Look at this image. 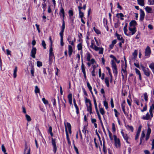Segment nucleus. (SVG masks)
I'll list each match as a JSON object with an SVG mask.
<instances>
[{"instance_id":"9d476101","label":"nucleus","mask_w":154,"mask_h":154,"mask_svg":"<svg viewBox=\"0 0 154 154\" xmlns=\"http://www.w3.org/2000/svg\"><path fill=\"white\" fill-rule=\"evenodd\" d=\"M140 17L139 20L140 21H143L144 19L145 14L144 11L142 9H140Z\"/></svg>"},{"instance_id":"de8ad7c7","label":"nucleus","mask_w":154,"mask_h":154,"mask_svg":"<svg viewBox=\"0 0 154 154\" xmlns=\"http://www.w3.org/2000/svg\"><path fill=\"white\" fill-rule=\"evenodd\" d=\"M35 92L36 94L40 93L39 89L37 86H35Z\"/></svg>"},{"instance_id":"a19ab883","label":"nucleus","mask_w":154,"mask_h":154,"mask_svg":"<svg viewBox=\"0 0 154 154\" xmlns=\"http://www.w3.org/2000/svg\"><path fill=\"white\" fill-rule=\"evenodd\" d=\"M25 117L28 122H29L31 120V119L30 117L27 114L25 115Z\"/></svg>"},{"instance_id":"7c9ffc66","label":"nucleus","mask_w":154,"mask_h":154,"mask_svg":"<svg viewBox=\"0 0 154 154\" xmlns=\"http://www.w3.org/2000/svg\"><path fill=\"white\" fill-rule=\"evenodd\" d=\"M137 50H135L134 52L132 54V55L133 56V59H135L137 58Z\"/></svg>"},{"instance_id":"dca6fc26","label":"nucleus","mask_w":154,"mask_h":154,"mask_svg":"<svg viewBox=\"0 0 154 154\" xmlns=\"http://www.w3.org/2000/svg\"><path fill=\"white\" fill-rule=\"evenodd\" d=\"M64 32L60 31L59 35L60 37V45L62 46L64 45V43L63 42V34Z\"/></svg>"},{"instance_id":"b1692460","label":"nucleus","mask_w":154,"mask_h":154,"mask_svg":"<svg viewBox=\"0 0 154 154\" xmlns=\"http://www.w3.org/2000/svg\"><path fill=\"white\" fill-rule=\"evenodd\" d=\"M65 132L66 135V138L67 140L68 143L69 144H70L71 143V142L70 141V139L69 137V136L68 133L67 128L66 126H65Z\"/></svg>"},{"instance_id":"0e129e2a","label":"nucleus","mask_w":154,"mask_h":154,"mask_svg":"<svg viewBox=\"0 0 154 154\" xmlns=\"http://www.w3.org/2000/svg\"><path fill=\"white\" fill-rule=\"evenodd\" d=\"M42 45L44 49H46V44H45V42L44 41V40H43L42 41Z\"/></svg>"},{"instance_id":"c756f323","label":"nucleus","mask_w":154,"mask_h":154,"mask_svg":"<svg viewBox=\"0 0 154 154\" xmlns=\"http://www.w3.org/2000/svg\"><path fill=\"white\" fill-rule=\"evenodd\" d=\"M69 103L70 104H72V95L71 94H69L68 96Z\"/></svg>"},{"instance_id":"3c124183","label":"nucleus","mask_w":154,"mask_h":154,"mask_svg":"<svg viewBox=\"0 0 154 154\" xmlns=\"http://www.w3.org/2000/svg\"><path fill=\"white\" fill-rule=\"evenodd\" d=\"M52 128L51 126H50L49 127V129L48 130V132H49L51 136H52L53 135V134L52 133Z\"/></svg>"},{"instance_id":"f8f14e48","label":"nucleus","mask_w":154,"mask_h":154,"mask_svg":"<svg viewBox=\"0 0 154 154\" xmlns=\"http://www.w3.org/2000/svg\"><path fill=\"white\" fill-rule=\"evenodd\" d=\"M151 128L149 127H148L146 135V140L147 141L149 139L150 137V135L151 133Z\"/></svg>"},{"instance_id":"09e8293b","label":"nucleus","mask_w":154,"mask_h":154,"mask_svg":"<svg viewBox=\"0 0 154 154\" xmlns=\"http://www.w3.org/2000/svg\"><path fill=\"white\" fill-rule=\"evenodd\" d=\"M32 76L34 77V69L33 67H32L30 70Z\"/></svg>"},{"instance_id":"1a4fd4ad","label":"nucleus","mask_w":154,"mask_h":154,"mask_svg":"<svg viewBox=\"0 0 154 154\" xmlns=\"http://www.w3.org/2000/svg\"><path fill=\"white\" fill-rule=\"evenodd\" d=\"M81 70L83 74L84 77L85 79H86V76L85 70V66L83 64V60H82V61Z\"/></svg>"},{"instance_id":"72a5a7b5","label":"nucleus","mask_w":154,"mask_h":154,"mask_svg":"<svg viewBox=\"0 0 154 154\" xmlns=\"http://www.w3.org/2000/svg\"><path fill=\"white\" fill-rule=\"evenodd\" d=\"M42 9L43 10V11H45L46 9L47 4L45 2H43L42 3Z\"/></svg>"},{"instance_id":"37998d69","label":"nucleus","mask_w":154,"mask_h":154,"mask_svg":"<svg viewBox=\"0 0 154 154\" xmlns=\"http://www.w3.org/2000/svg\"><path fill=\"white\" fill-rule=\"evenodd\" d=\"M77 48L78 50H82V44L81 43H80L78 44Z\"/></svg>"},{"instance_id":"4c0bfd02","label":"nucleus","mask_w":154,"mask_h":154,"mask_svg":"<svg viewBox=\"0 0 154 154\" xmlns=\"http://www.w3.org/2000/svg\"><path fill=\"white\" fill-rule=\"evenodd\" d=\"M51 101L53 102V106L54 107L56 106V100L54 98H52L51 100Z\"/></svg>"},{"instance_id":"4be33fe9","label":"nucleus","mask_w":154,"mask_h":154,"mask_svg":"<svg viewBox=\"0 0 154 154\" xmlns=\"http://www.w3.org/2000/svg\"><path fill=\"white\" fill-rule=\"evenodd\" d=\"M137 24V23L135 20L131 21L129 23V26L131 27H136Z\"/></svg>"},{"instance_id":"5701e85b","label":"nucleus","mask_w":154,"mask_h":154,"mask_svg":"<svg viewBox=\"0 0 154 154\" xmlns=\"http://www.w3.org/2000/svg\"><path fill=\"white\" fill-rule=\"evenodd\" d=\"M59 15L61 17H65V12L64 9L62 7H61L60 8Z\"/></svg>"},{"instance_id":"49530a36","label":"nucleus","mask_w":154,"mask_h":154,"mask_svg":"<svg viewBox=\"0 0 154 154\" xmlns=\"http://www.w3.org/2000/svg\"><path fill=\"white\" fill-rule=\"evenodd\" d=\"M144 97L145 100L146 102L148 101V95L147 93L145 92L144 94Z\"/></svg>"},{"instance_id":"bb28decb","label":"nucleus","mask_w":154,"mask_h":154,"mask_svg":"<svg viewBox=\"0 0 154 154\" xmlns=\"http://www.w3.org/2000/svg\"><path fill=\"white\" fill-rule=\"evenodd\" d=\"M86 106H87V110L88 111L90 114H91L92 113V105L91 104H89V106L87 104H86Z\"/></svg>"},{"instance_id":"c03bdc74","label":"nucleus","mask_w":154,"mask_h":154,"mask_svg":"<svg viewBox=\"0 0 154 154\" xmlns=\"http://www.w3.org/2000/svg\"><path fill=\"white\" fill-rule=\"evenodd\" d=\"M42 100L45 105H47L48 104V100H46L45 98H42Z\"/></svg>"},{"instance_id":"7ed1b4c3","label":"nucleus","mask_w":154,"mask_h":154,"mask_svg":"<svg viewBox=\"0 0 154 154\" xmlns=\"http://www.w3.org/2000/svg\"><path fill=\"white\" fill-rule=\"evenodd\" d=\"M111 64L113 73L114 74V76L116 77L118 73L116 64L113 60H111Z\"/></svg>"},{"instance_id":"f704fd0d","label":"nucleus","mask_w":154,"mask_h":154,"mask_svg":"<svg viewBox=\"0 0 154 154\" xmlns=\"http://www.w3.org/2000/svg\"><path fill=\"white\" fill-rule=\"evenodd\" d=\"M138 3L139 5L143 6L144 5V1L143 0H138Z\"/></svg>"},{"instance_id":"e2e57ef3","label":"nucleus","mask_w":154,"mask_h":154,"mask_svg":"<svg viewBox=\"0 0 154 154\" xmlns=\"http://www.w3.org/2000/svg\"><path fill=\"white\" fill-rule=\"evenodd\" d=\"M99 54H102L103 53V48H100L99 50Z\"/></svg>"},{"instance_id":"cd10ccee","label":"nucleus","mask_w":154,"mask_h":154,"mask_svg":"<svg viewBox=\"0 0 154 154\" xmlns=\"http://www.w3.org/2000/svg\"><path fill=\"white\" fill-rule=\"evenodd\" d=\"M67 127L68 128L69 132V133L71 134H72L71 131V126L70 123L69 122H67L66 123Z\"/></svg>"},{"instance_id":"39448f33","label":"nucleus","mask_w":154,"mask_h":154,"mask_svg":"<svg viewBox=\"0 0 154 154\" xmlns=\"http://www.w3.org/2000/svg\"><path fill=\"white\" fill-rule=\"evenodd\" d=\"M151 53V50L150 47L147 46L145 49V56L146 58H148L150 56Z\"/></svg>"},{"instance_id":"0eeeda50","label":"nucleus","mask_w":154,"mask_h":154,"mask_svg":"<svg viewBox=\"0 0 154 154\" xmlns=\"http://www.w3.org/2000/svg\"><path fill=\"white\" fill-rule=\"evenodd\" d=\"M121 133L126 142L128 144H130V142L128 141L129 137L127 134L125 133L122 130L121 131Z\"/></svg>"},{"instance_id":"c85d7f7f","label":"nucleus","mask_w":154,"mask_h":154,"mask_svg":"<svg viewBox=\"0 0 154 154\" xmlns=\"http://www.w3.org/2000/svg\"><path fill=\"white\" fill-rule=\"evenodd\" d=\"M122 110H123V112H124V113L125 115L126 116L127 118L128 119H129L130 120H131V117H132V116H131V114H130V117H128V114L126 112H125V108H122Z\"/></svg>"},{"instance_id":"4d7b16f0","label":"nucleus","mask_w":154,"mask_h":154,"mask_svg":"<svg viewBox=\"0 0 154 154\" xmlns=\"http://www.w3.org/2000/svg\"><path fill=\"white\" fill-rule=\"evenodd\" d=\"M114 111L115 112V115L116 117L118 119V115H119V113L117 111L116 109H114Z\"/></svg>"},{"instance_id":"774afa93","label":"nucleus","mask_w":154,"mask_h":154,"mask_svg":"<svg viewBox=\"0 0 154 154\" xmlns=\"http://www.w3.org/2000/svg\"><path fill=\"white\" fill-rule=\"evenodd\" d=\"M135 70L137 74L138 75H141L140 71L137 68H135Z\"/></svg>"},{"instance_id":"79ce46f5","label":"nucleus","mask_w":154,"mask_h":154,"mask_svg":"<svg viewBox=\"0 0 154 154\" xmlns=\"http://www.w3.org/2000/svg\"><path fill=\"white\" fill-rule=\"evenodd\" d=\"M148 4L149 5H154V0H148Z\"/></svg>"},{"instance_id":"6e6552de","label":"nucleus","mask_w":154,"mask_h":154,"mask_svg":"<svg viewBox=\"0 0 154 154\" xmlns=\"http://www.w3.org/2000/svg\"><path fill=\"white\" fill-rule=\"evenodd\" d=\"M128 30L130 32H129V36L134 35L137 31L136 27H129Z\"/></svg>"},{"instance_id":"ea45409f","label":"nucleus","mask_w":154,"mask_h":154,"mask_svg":"<svg viewBox=\"0 0 154 154\" xmlns=\"http://www.w3.org/2000/svg\"><path fill=\"white\" fill-rule=\"evenodd\" d=\"M99 107L100 108V113L102 115H103L105 113L104 109L102 107H100V105H99Z\"/></svg>"},{"instance_id":"680f3d73","label":"nucleus","mask_w":154,"mask_h":154,"mask_svg":"<svg viewBox=\"0 0 154 154\" xmlns=\"http://www.w3.org/2000/svg\"><path fill=\"white\" fill-rule=\"evenodd\" d=\"M124 32L125 34L127 36H129V32L127 33L128 30L127 28H123Z\"/></svg>"},{"instance_id":"ddd939ff","label":"nucleus","mask_w":154,"mask_h":154,"mask_svg":"<svg viewBox=\"0 0 154 154\" xmlns=\"http://www.w3.org/2000/svg\"><path fill=\"white\" fill-rule=\"evenodd\" d=\"M143 72L144 74L147 77H149L151 73L150 71L148 68H146Z\"/></svg>"},{"instance_id":"e433bc0d","label":"nucleus","mask_w":154,"mask_h":154,"mask_svg":"<svg viewBox=\"0 0 154 154\" xmlns=\"http://www.w3.org/2000/svg\"><path fill=\"white\" fill-rule=\"evenodd\" d=\"M93 100H94V104L95 106V109L96 111H97L98 110L97 107V102L96 100L95 99V98L94 97H93Z\"/></svg>"},{"instance_id":"393cba45","label":"nucleus","mask_w":154,"mask_h":154,"mask_svg":"<svg viewBox=\"0 0 154 154\" xmlns=\"http://www.w3.org/2000/svg\"><path fill=\"white\" fill-rule=\"evenodd\" d=\"M116 17L118 18H120L121 20H124L123 17H124V16L122 13L117 14Z\"/></svg>"},{"instance_id":"6e6d98bb","label":"nucleus","mask_w":154,"mask_h":154,"mask_svg":"<svg viewBox=\"0 0 154 154\" xmlns=\"http://www.w3.org/2000/svg\"><path fill=\"white\" fill-rule=\"evenodd\" d=\"M68 13L70 18L71 19V17L73 16V11L72 10H70L69 11Z\"/></svg>"},{"instance_id":"58836bf2","label":"nucleus","mask_w":154,"mask_h":154,"mask_svg":"<svg viewBox=\"0 0 154 154\" xmlns=\"http://www.w3.org/2000/svg\"><path fill=\"white\" fill-rule=\"evenodd\" d=\"M105 82L106 85V86L107 87H109V80L108 78H106L105 79Z\"/></svg>"},{"instance_id":"f3484780","label":"nucleus","mask_w":154,"mask_h":154,"mask_svg":"<svg viewBox=\"0 0 154 154\" xmlns=\"http://www.w3.org/2000/svg\"><path fill=\"white\" fill-rule=\"evenodd\" d=\"M72 38L70 35H69L67 38V41L72 46H74V41H71Z\"/></svg>"},{"instance_id":"338daca9","label":"nucleus","mask_w":154,"mask_h":154,"mask_svg":"<svg viewBox=\"0 0 154 154\" xmlns=\"http://www.w3.org/2000/svg\"><path fill=\"white\" fill-rule=\"evenodd\" d=\"M37 65L38 67L42 66V62L39 61L37 62Z\"/></svg>"},{"instance_id":"13d9d810","label":"nucleus","mask_w":154,"mask_h":154,"mask_svg":"<svg viewBox=\"0 0 154 154\" xmlns=\"http://www.w3.org/2000/svg\"><path fill=\"white\" fill-rule=\"evenodd\" d=\"M53 57H49V64L50 65H51L52 63Z\"/></svg>"},{"instance_id":"a18cd8bd","label":"nucleus","mask_w":154,"mask_h":154,"mask_svg":"<svg viewBox=\"0 0 154 154\" xmlns=\"http://www.w3.org/2000/svg\"><path fill=\"white\" fill-rule=\"evenodd\" d=\"M145 134L144 133V131H142V133H141V135L140 139L143 140V139L145 137Z\"/></svg>"},{"instance_id":"5fc2aeb1","label":"nucleus","mask_w":154,"mask_h":154,"mask_svg":"<svg viewBox=\"0 0 154 154\" xmlns=\"http://www.w3.org/2000/svg\"><path fill=\"white\" fill-rule=\"evenodd\" d=\"M51 143L53 146H56L55 139L52 138L51 139Z\"/></svg>"},{"instance_id":"69168bd1","label":"nucleus","mask_w":154,"mask_h":154,"mask_svg":"<svg viewBox=\"0 0 154 154\" xmlns=\"http://www.w3.org/2000/svg\"><path fill=\"white\" fill-rule=\"evenodd\" d=\"M53 151L54 153H55L57 150V146H53Z\"/></svg>"},{"instance_id":"a878e982","label":"nucleus","mask_w":154,"mask_h":154,"mask_svg":"<svg viewBox=\"0 0 154 154\" xmlns=\"http://www.w3.org/2000/svg\"><path fill=\"white\" fill-rule=\"evenodd\" d=\"M125 127L128 131H131V132H133L134 129L132 126L125 125Z\"/></svg>"},{"instance_id":"052dcab7","label":"nucleus","mask_w":154,"mask_h":154,"mask_svg":"<svg viewBox=\"0 0 154 154\" xmlns=\"http://www.w3.org/2000/svg\"><path fill=\"white\" fill-rule=\"evenodd\" d=\"M85 103H86V104H87V103H88L89 104H91V100L89 99H88L87 97H85Z\"/></svg>"},{"instance_id":"2eb2a0df","label":"nucleus","mask_w":154,"mask_h":154,"mask_svg":"<svg viewBox=\"0 0 154 154\" xmlns=\"http://www.w3.org/2000/svg\"><path fill=\"white\" fill-rule=\"evenodd\" d=\"M145 9L146 11L148 13L151 14L153 13V11L151 7L147 6L145 7Z\"/></svg>"},{"instance_id":"bf43d9fd","label":"nucleus","mask_w":154,"mask_h":154,"mask_svg":"<svg viewBox=\"0 0 154 154\" xmlns=\"http://www.w3.org/2000/svg\"><path fill=\"white\" fill-rule=\"evenodd\" d=\"M87 85L89 90H92V87L91 86L89 82L88 81H87Z\"/></svg>"},{"instance_id":"9b49d317","label":"nucleus","mask_w":154,"mask_h":154,"mask_svg":"<svg viewBox=\"0 0 154 154\" xmlns=\"http://www.w3.org/2000/svg\"><path fill=\"white\" fill-rule=\"evenodd\" d=\"M98 140H97V141H96V139L95 138H94V141L95 144V146L97 148L98 147V144L99 143V142L100 143V145L101 146L102 145V142L101 141L100 137L98 134Z\"/></svg>"},{"instance_id":"6ab92c4d","label":"nucleus","mask_w":154,"mask_h":154,"mask_svg":"<svg viewBox=\"0 0 154 154\" xmlns=\"http://www.w3.org/2000/svg\"><path fill=\"white\" fill-rule=\"evenodd\" d=\"M36 52V48H33L31 51V56L33 58H35V54Z\"/></svg>"},{"instance_id":"2f4dec72","label":"nucleus","mask_w":154,"mask_h":154,"mask_svg":"<svg viewBox=\"0 0 154 154\" xmlns=\"http://www.w3.org/2000/svg\"><path fill=\"white\" fill-rule=\"evenodd\" d=\"M82 131L85 135H86V133H88V131L87 130V127L85 125L84 126L83 129L82 130Z\"/></svg>"},{"instance_id":"423d86ee","label":"nucleus","mask_w":154,"mask_h":154,"mask_svg":"<svg viewBox=\"0 0 154 154\" xmlns=\"http://www.w3.org/2000/svg\"><path fill=\"white\" fill-rule=\"evenodd\" d=\"M115 141V144L116 146L117 147H119L121 146L119 138H117L116 135H113Z\"/></svg>"},{"instance_id":"f257e3e1","label":"nucleus","mask_w":154,"mask_h":154,"mask_svg":"<svg viewBox=\"0 0 154 154\" xmlns=\"http://www.w3.org/2000/svg\"><path fill=\"white\" fill-rule=\"evenodd\" d=\"M154 108L152 106V104L150 106L149 112H148L146 115H143L141 119L144 120H151L153 116V111Z\"/></svg>"},{"instance_id":"864d4df0","label":"nucleus","mask_w":154,"mask_h":154,"mask_svg":"<svg viewBox=\"0 0 154 154\" xmlns=\"http://www.w3.org/2000/svg\"><path fill=\"white\" fill-rule=\"evenodd\" d=\"M93 29L95 32L97 34H100V31L98 29L96 28L95 27H94L93 28Z\"/></svg>"},{"instance_id":"603ef678","label":"nucleus","mask_w":154,"mask_h":154,"mask_svg":"<svg viewBox=\"0 0 154 154\" xmlns=\"http://www.w3.org/2000/svg\"><path fill=\"white\" fill-rule=\"evenodd\" d=\"M96 112H97V116H98V119H99V120L100 121V122H101V123H102V120H101V116H100L99 114V111H98V110H97V111H96Z\"/></svg>"},{"instance_id":"a211bd4d","label":"nucleus","mask_w":154,"mask_h":154,"mask_svg":"<svg viewBox=\"0 0 154 154\" xmlns=\"http://www.w3.org/2000/svg\"><path fill=\"white\" fill-rule=\"evenodd\" d=\"M30 148H28L26 144L25 148L23 154H30Z\"/></svg>"},{"instance_id":"aec40b11","label":"nucleus","mask_w":154,"mask_h":154,"mask_svg":"<svg viewBox=\"0 0 154 154\" xmlns=\"http://www.w3.org/2000/svg\"><path fill=\"white\" fill-rule=\"evenodd\" d=\"M69 55L70 57L72 54L73 49L72 46L71 45H69L68 46Z\"/></svg>"},{"instance_id":"8fccbe9b","label":"nucleus","mask_w":154,"mask_h":154,"mask_svg":"<svg viewBox=\"0 0 154 154\" xmlns=\"http://www.w3.org/2000/svg\"><path fill=\"white\" fill-rule=\"evenodd\" d=\"M103 105L105 106V109H107L108 108V104L105 100L103 101Z\"/></svg>"},{"instance_id":"c9c22d12","label":"nucleus","mask_w":154,"mask_h":154,"mask_svg":"<svg viewBox=\"0 0 154 154\" xmlns=\"http://www.w3.org/2000/svg\"><path fill=\"white\" fill-rule=\"evenodd\" d=\"M17 67L16 66L14 70L13 76L14 78H15L17 77Z\"/></svg>"},{"instance_id":"412c9836","label":"nucleus","mask_w":154,"mask_h":154,"mask_svg":"<svg viewBox=\"0 0 154 154\" xmlns=\"http://www.w3.org/2000/svg\"><path fill=\"white\" fill-rule=\"evenodd\" d=\"M64 17H63L62 20V26L60 27V31L64 32L65 28V24L64 20Z\"/></svg>"},{"instance_id":"20e7f679","label":"nucleus","mask_w":154,"mask_h":154,"mask_svg":"<svg viewBox=\"0 0 154 154\" xmlns=\"http://www.w3.org/2000/svg\"><path fill=\"white\" fill-rule=\"evenodd\" d=\"M127 65H124V63L122 64L121 65V73L123 79H124L125 77L127 76Z\"/></svg>"},{"instance_id":"f03ea898","label":"nucleus","mask_w":154,"mask_h":154,"mask_svg":"<svg viewBox=\"0 0 154 154\" xmlns=\"http://www.w3.org/2000/svg\"><path fill=\"white\" fill-rule=\"evenodd\" d=\"M91 57L92 55L89 52H87L86 53V60L88 61L87 63V65L89 67H90L91 64H94L95 62L94 59L92 58L91 59Z\"/></svg>"},{"instance_id":"4468645a","label":"nucleus","mask_w":154,"mask_h":154,"mask_svg":"<svg viewBox=\"0 0 154 154\" xmlns=\"http://www.w3.org/2000/svg\"><path fill=\"white\" fill-rule=\"evenodd\" d=\"M115 36L117 37L118 40L121 41H122V43H124L125 40L121 35L116 33L115 34Z\"/></svg>"},{"instance_id":"473e14b6","label":"nucleus","mask_w":154,"mask_h":154,"mask_svg":"<svg viewBox=\"0 0 154 154\" xmlns=\"http://www.w3.org/2000/svg\"><path fill=\"white\" fill-rule=\"evenodd\" d=\"M149 67L152 71V72L154 73V63L152 62L149 65Z\"/></svg>"}]
</instances>
